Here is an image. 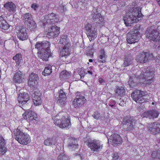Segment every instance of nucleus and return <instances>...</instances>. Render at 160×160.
<instances>
[{
	"label": "nucleus",
	"instance_id": "nucleus-1",
	"mask_svg": "<svg viewBox=\"0 0 160 160\" xmlns=\"http://www.w3.org/2000/svg\"><path fill=\"white\" fill-rule=\"evenodd\" d=\"M154 73L153 69L150 67L138 71L135 75L130 78L128 83L130 87L132 88L135 86L138 79H141L142 82L146 84V86L150 85L154 81Z\"/></svg>",
	"mask_w": 160,
	"mask_h": 160
},
{
	"label": "nucleus",
	"instance_id": "nucleus-2",
	"mask_svg": "<svg viewBox=\"0 0 160 160\" xmlns=\"http://www.w3.org/2000/svg\"><path fill=\"white\" fill-rule=\"evenodd\" d=\"M50 46L49 42L47 41L37 42L35 45V48H37L38 50V57L43 61H48V58L52 56L49 49Z\"/></svg>",
	"mask_w": 160,
	"mask_h": 160
},
{
	"label": "nucleus",
	"instance_id": "nucleus-3",
	"mask_svg": "<svg viewBox=\"0 0 160 160\" xmlns=\"http://www.w3.org/2000/svg\"><path fill=\"white\" fill-rule=\"evenodd\" d=\"M60 39V44H61L63 48L60 52L61 59L64 62L68 61L66 59L70 55V43L66 39V37L64 36Z\"/></svg>",
	"mask_w": 160,
	"mask_h": 160
},
{
	"label": "nucleus",
	"instance_id": "nucleus-4",
	"mask_svg": "<svg viewBox=\"0 0 160 160\" xmlns=\"http://www.w3.org/2000/svg\"><path fill=\"white\" fill-rule=\"evenodd\" d=\"M17 91L18 93V105L22 108L25 110L29 108L30 105L28 102L29 99V97L27 93L25 92H23L22 89L18 90L17 88Z\"/></svg>",
	"mask_w": 160,
	"mask_h": 160
},
{
	"label": "nucleus",
	"instance_id": "nucleus-5",
	"mask_svg": "<svg viewBox=\"0 0 160 160\" xmlns=\"http://www.w3.org/2000/svg\"><path fill=\"white\" fill-rule=\"evenodd\" d=\"M132 99L136 102L142 103L147 102L149 99V96L147 92L139 90H135L131 94Z\"/></svg>",
	"mask_w": 160,
	"mask_h": 160
},
{
	"label": "nucleus",
	"instance_id": "nucleus-6",
	"mask_svg": "<svg viewBox=\"0 0 160 160\" xmlns=\"http://www.w3.org/2000/svg\"><path fill=\"white\" fill-rule=\"evenodd\" d=\"M13 134L16 136V139L21 144L27 145L30 142L29 135L18 128L14 130Z\"/></svg>",
	"mask_w": 160,
	"mask_h": 160
},
{
	"label": "nucleus",
	"instance_id": "nucleus-7",
	"mask_svg": "<svg viewBox=\"0 0 160 160\" xmlns=\"http://www.w3.org/2000/svg\"><path fill=\"white\" fill-rule=\"evenodd\" d=\"M136 122L133 117L130 116L124 117L123 121L122 130L128 131L133 129L135 127Z\"/></svg>",
	"mask_w": 160,
	"mask_h": 160
},
{
	"label": "nucleus",
	"instance_id": "nucleus-8",
	"mask_svg": "<svg viewBox=\"0 0 160 160\" xmlns=\"http://www.w3.org/2000/svg\"><path fill=\"white\" fill-rule=\"evenodd\" d=\"M141 34L138 29H133L130 31L127 34V42L132 44L137 42L140 38Z\"/></svg>",
	"mask_w": 160,
	"mask_h": 160
},
{
	"label": "nucleus",
	"instance_id": "nucleus-9",
	"mask_svg": "<svg viewBox=\"0 0 160 160\" xmlns=\"http://www.w3.org/2000/svg\"><path fill=\"white\" fill-rule=\"evenodd\" d=\"M58 116L56 115L54 118V123L56 125L60 128H68L71 126V122L69 119L66 118L64 116L62 118V120L58 119L57 118Z\"/></svg>",
	"mask_w": 160,
	"mask_h": 160
},
{
	"label": "nucleus",
	"instance_id": "nucleus-10",
	"mask_svg": "<svg viewBox=\"0 0 160 160\" xmlns=\"http://www.w3.org/2000/svg\"><path fill=\"white\" fill-rule=\"evenodd\" d=\"M145 35L150 41L157 42L158 40L159 32L151 27L147 30Z\"/></svg>",
	"mask_w": 160,
	"mask_h": 160
},
{
	"label": "nucleus",
	"instance_id": "nucleus-11",
	"mask_svg": "<svg viewBox=\"0 0 160 160\" xmlns=\"http://www.w3.org/2000/svg\"><path fill=\"white\" fill-rule=\"evenodd\" d=\"M97 29L92 27L91 25L88 23L86 25L85 30L86 33L90 41L94 40L97 36Z\"/></svg>",
	"mask_w": 160,
	"mask_h": 160
},
{
	"label": "nucleus",
	"instance_id": "nucleus-12",
	"mask_svg": "<svg viewBox=\"0 0 160 160\" xmlns=\"http://www.w3.org/2000/svg\"><path fill=\"white\" fill-rule=\"evenodd\" d=\"M76 95L75 99L73 101V104L74 107L76 108L82 105L85 102L86 99L83 94L79 92H77Z\"/></svg>",
	"mask_w": 160,
	"mask_h": 160
},
{
	"label": "nucleus",
	"instance_id": "nucleus-13",
	"mask_svg": "<svg viewBox=\"0 0 160 160\" xmlns=\"http://www.w3.org/2000/svg\"><path fill=\"white\" fill-rule=\"evenodd\" d=\"M108 143L110 142L111 144L115 146H118L122 143V138L117 133L112 134L111 135L107 136Z\"/></svg>",
	"mask_w": 160,
	"mask_h": 160
},
{
	"label": "nucleus",
	"instance_id": "nucleus-14",
	"mask_svg": "<svg viewBox=\"0 0 160 160\" xmlns=\"http://www.w3.org/2000/svg\"><path fill=\"white\" fill-rule=\"evenodd\" d=\"M38 81L39 77L38 75L32 72L29 76L28 85L30 87L35 88L38 84Z\"/></svg>",
	"mask_w": 160,
	"mask_h": 160
},
{
	"label": "nucleus",
	"instance_id": "nucleus-15",
	"mask_svg": "<svg viewBox=\"0 0 160 160\" xmlns=\"http://www.w3.org/2000/svg\"><path fill=\"white\" fill-rule=\"evenodd\" d=\"M148 132L151 134H156L160 131V123L155 122L149 123L148 125Z\"/></svg>",
	"mask_w": 160,
	"mask_h": 160
},
{
	"label": "nucleus",
	"instance_id": "nucleus-16",
	"mask_svg": "<svg viewBox=\"0 0 160 160\" xmlns=\"http://www.w3.org/2000/svg\"><path fill=\"white\" fill-rule=\"evenodd\" d=\"M91 17H92V20L97 23L102 25L104 23L103 18L101 16L100 14L98 13L96 10H93L92 11Z\"/></svg>",
	"mask_w": 160,
	"mask_h": 160
},
{
	"label": "nucleus",
	"instance_id": "nucleus-17",
	"mask_svg": "<svg viewBox=\"0 0 160 160\" xmlns=\"http://www.w3.org/2000/svg\"><path fill=\"white\" fill-rule=\"evenodd\" d=\"M88 145L92 150L94 151H98L101 150L102 147V145L99 141L89 142Z\"/></svg>",
	"mask_w": 160,
	"mask_h": 160
},
{
	"label": "nucleus",
	"instance_id": "nucleus-18",
	"mask_svg": "<svg viewBox=\"0 0 160 160\" xmlns=\"http://www.w3.org/2000/svg\"><path fill=\"white\" fill-rule=\"evenodd\" d=\"M59 28L56 26H53L49 28L46 32V36L48 38H54L58 36L59 33Z\"/></svg>",
	"mask_w": 160,
	"mask_h": 160
},
{
	"label": "nucleus",
	"instance_id": "nucleus-19",
	"mask_svg": "<svg viewBox=\"0 0 160 160\" xmlns=\"http://www.w3.org/2000/svg\"><path fill=\"white\" fill-rule=\"evenodd\" d=\"M137 18L133 16L131 13H127L123 18L125 24L127 26H130L131 24L137 22Z\"/></svg>",
	"mask_w": 160,
	"mask_h": 160
},
{
	"label": "nucleus",
	"instance_id": "nucleus-20",
	"mask_svg": "<svg viewBox=\"0 0 160 160\" xmlns=\"http://www.w3.org/2000/svg\"><path fill=\"white\" fill-rule=\"evenodd\" d=\"M159 114V112L153 109L144 112L142 115V118H148L150 119H154L157 118Z\"/></svg>",
	"mask_w": 160,
	"mask_h": 160
},
{
	"label": "nucleus",
	"instance_id": "nucleus-21",
	"mask_svg": "<svg viewBox=\"0 0 160 160\" xmlns=\"http://www.w3.org/2000/svg\"><path fill=\"white\" fill-rule=\"evenodd\" d=\"M17 30V37L20 40H24L28 38V34L25 28L22 27Z\"/></svg>",
	"mask_w": 160,
	"mask_h": 160
},
{
	"label": "nucleus",
	"instance_id": "nucleus-22",
	"mask_svg": "<svg viewBox=\"0 0 160 160\" xmlns=\"http://www.w3.org/2000/svg\"><path fill=\"white\" fill-rule=\"evenodd\" d=\"M46 18L47 19V23L49 24H54L59 21L58 15L52 13L48 14Z\"/></svg>",
	"mask_w": 160,
	"mask_h": 160
},
{
	"label": "nucleus",
	"instance_id": "nucleus-23",
	"mask_svg": "<svg viewBox=\"0 0 160 160\" xmlns=\"http://www.w3.org/2000/svg\"><path fill=\"white\" fill-rule=\"evenodd\" d=\"M24 74L20 71L17 72L13 78V82L16 83H21L24 79Z\"/></svg>",
	"mask_w": 160,
	"mask_h": 160
},
{
	"label": "nucleus",
	"instance_id": "nucleus-24",
	"mask_svg": "<svg viewBox=\"0 0 160 160\" xmlns=\"http://www.w3.org/2000/svg\"><path fill=\"white\" fill-rule=\"evenodd\" d=\"M23 117L26 119L28 121L29 120L30 121H32L35 119L37 118L36 114L32 111H26L22 115Z\"/></svg>",
	"mask_w": 160,
	"mask_h": 160
},
{
	"label": "nucleus",
	"instance_id": "nucleus-25",
	"mask_svg": "<svg viewBox=\"0 0 160 160\" xmlns=\"http://www.w3.org/2000/svg\"><path fill=\"white\" fill-rule=\"evenodd\" d=\"M4 7L6 11L10 13H14L16 11V6L12 2H7L4 4Z\"/></svg>",
	"mask_w": 160,
	"mask_h": 160
},
{
	"label": "nucleus",
	"instance_id": "nucleus-26",
	"mask_svg": "<svg viewBox=\"0 0 160 160\" xmlns=\"http://www.w3.org/2000/svg\"><path fill=\"white\" fill-rule=\"evenodd\" d=\"M41 93L35 92L34 94L33 100L34 104L36 106H39L41 104L42 100L41 98Z\"/></svg>",
	"mask_w": 160,
	"mask_h": 160
},
{
	"label": "nucleus",
	"instance_id": "nucleus-27",
	"mask_svg": "<svg viewBox=\"0 0 160 160\" xmlns=\"http://www.w3.org/2000/svg\"><path fill=\"white\" fill-rule=\"evenodd\" d=\"M7 151L5 140L3 138H0V155H4Z\"/></svg>",
	"mask_w": 160,
	"mask_h": 160
},
{
	"label": "nucleus",
	"instance_id": "nucleus-28",
	"mask_svg": "<svg viewBox=\"0 0 160 160\" xmlns=\"http://www.w3.org/2000/svg\"><path fill=\"white\" fill-rule=\"evenodd\" d=\"M0 27L4 30H8L10 25L2 16H0Z\"/></svg>",
	"mask_w": 160,
	"mask_h": 160
},
{
	"label": "nucleus",
	"instance_id": "nucleus-29",
	"mask_svg": "<svg viewBox=\"0 0 160 160\" xmlns=\"http://www.w3.org/2000/svg\"><path fill=\"white\" fill-rule=\"evenodd\" d=\"M133 59L131 56H126L124 58V62L122 66L124 67L130 65L132 62Z\"/></svg>",
	"mask_w": 160,
	"mask_h": 160
},
{
	"label": "nucleus",
	"instance_id": "nucleus-30",
	"mask_svg": "<svg viewBox=\"0 0 160 160\" xmlns=\"http://www.w3.org/2000/svg\"><path fill=\"white\" fill-rule=\"evenodd\" d=\"M23 20L25 23L27 24L29 21L33 20L32 14L29 13H27L22 15Z\"/></svg>",
	"mask_w": 160,
	"mask_h": 160
},
{
	"label": "nucleus",
	"instance_id": "nucleus-31",
	"mask_svg": "<svg viewBox=\"0 0 160 160\" xmlns=\"http://www.w3.org/2000/svg\"><path fill=\"white\" fill-rule=\"evenodd\" d=\"M68 145L70 148L72 149L77 148L78 146L77 139L70 138L69 140Z\"/></svg>",
	"mask_w": 160,
	"mask_h": 160
},
{
	"label": "nucleus",
	"instance_id": "nucleus-32",
	"mask_svg": "<svg viewBox=\"0 0 160 160\" xmlns=\"http://www.w3.org/2000/svg\"><path fill=\"white\" fill-rule=\"evenodd\" d=\"M131 13L133 15V16L137 18L138 17V18H141L142 14L141 12V10L139 8H135L133 9V10Z\"/></svg>",
	"mask_w": 160,
	"mask_h": 160
},
{
	"label": "nucleus",
	"instance_id": "nucleus-33",
	"mask_svg": "<svg viewBox=\"0 0 160 160\" xmlns=\"http://www.w3.org/2000/svg\"><path fill=\"white\" fill-rule=\"evenodd\" d=\"M136 60L137 62L140 63L146 62L144 52L139 53L137 56Z\"/></svg>",
	"mask_w": 160,
	"mask_h": 160
},
{
	"label": "nucleus",
	"instance_id": "nucleus-34",
	"mask_svg": "<svg viewBox=\"0 0 160 160\" xmlns=\"http://www.w3.org/2000/svg\"><path fill=\"white\" fill-rule=\"evenodd\" d=\"M44 144L46 146H50L52 145H55L56 142L55 139L52 138H48L45 140L44 142Z\"/></svg>",
	"mask_w": 160,
	"mask_h": 160
},
{
	"label": "nucleus",
	"instance_id": "nucleus-35",
	"mask_svg": "<svg viewBox=\"0 0 160 160\" xmlns=\"http://www.w3.org/2000/svg\"><path fill=\"white\" fill-rule=\"evenodd\" d=\"M106 56L104 50H100L99 53V60L101 62L104 63L106 62Z\"/></svg>",
	"mask_w": 160,
	"mask_h": 160
},
{
	"label": "nucleus",
	"instance_id": "nucleus-36",
	"mask_svg": "<svg viewBox=\"0 0 160 160\" xmlns=\"http://www.w3.org/2000/svg\"><path fill=\"white\" fill-rule=\"evenodd\" d=\"M52 67L50 65H48L46 66L42 72V74L44 76H48L51 73L52 71Z\"/></svg>",
	"mask_w": 160,
	"mask_h": 160
},
{
	"label": "nucleus",
	"instance_id": "nucleus-37",
	"mask_svg": "<svg viewBox=\"0 0 160 160\" xmlns=\"http://www.w3.org/2000/svg\"><path fill=\"white\" fill-rule=\"evenodd\" d=\"M144 53L146 62H148L151 60L155 59V57L152 53L147 52H144Z\"/></svg>",
	"mask_w": 160,
	"mask_h": 160
},
{
	"label": "nucleus",
	"instance_id": "nucleus-38",
	"mask_svg": "<svg viewBox=\"0 0 160 160\" xmlns=\"http://www.w3.org/2000/svg\"><path fill=\"white\" fill-rule=\"evenodd\" d=\"M116 93L121 96H124L125 94V91L123 87H118L115 90Z\"/></svg>",
	"mask_w": 160,
	"mask_h": 160
},
{
	"label": "nucleus",
	"instance_id": "nucleus-39",
	"mask_svg": "<svg viewBox=\"0 0 160 160\" xmlns=\"http://www.w3.org/2000/svg\"><path fill=\"white\" fill-rule=\"evenodd\" d=\"M70 76V73L66 70L62 71L60 73V78L61 79H65Z\"/></svg>",
	"mask_w": 160,
	"mask_h": 160
},
{
	"label": "nucleus",
	"instance_id": "nucleus-40",
	"mask_svg": "<svg viewBox=\"0 0 160 160\" xmlns=\"http://www.w3.org/2000/svg\"><path fill=\"white\" fill-rule=\"evenodd\" d=\"M28 28L31 31H33L36 28V23L33 20L29 21L27 24Z\"/></svg>",
	"mask_w": 160,
	"mask_h": 160
},
{
	"label": "nucleus",
	"instance_id": "nucleus-41",
	"mask_svg": "<svg viewBox=\"0 0 160 160\" xmlns=\"http://www.w3.org/2000/svg\"><path fill=\"white\" fill-rule=\"evenodd\" d=\"M58 160H70L68 156L63 153L59 155L57 158Z\"/></svg>",
	"mask_w": 160,
	"mask_h": 160
},
{
	"label": "nucleus",
	"instance_id": "nucleus-42",
	"mask_svg": "<svg viewBox=\"0 0 160 160\" xmlns=\"http://www.w3.org/2000/svg\"><path fill=\"white\" fill-rule=\"evenodd\" d=\"M13 59L15 61L17 64L19 65L22 59V54L21 53L17 54L13 57Z\"/></svg>",
	"mask_w": 160,
	"mask_h": 160
},
{
	"label": "nucleus",
	"instance_id": "nucleus-43",
	"mask_svg": "<svg viewBox=\"0 0 160 160\" xmlns=\"http://www.w3.org/2000/svg\"><path fill=\"white\" fill-rule=\"evenodd\" d=\"M152 157L153 158H160V151H154L152 154Z\"/></svg>",
	"mask_w": 160,
	"mask_h": 160
},
{
	"label": "nucleus",
	"instance_id": "nucleus-44",
	"mask_svg": "<svg viewBox=\"0 0 160 160\" xmlns=\"http://www.w3.org/2000/svg\"><path fill=\"white\" fill-rule=\"evenodd\" d=\"M58 98L66 99V95L62 90L60 89L58 92Z\"/></svg>",
	"mask_w": 160,
	"mask_h": 160
},
{
	"label": "nucleus",
	"instance_id": "nucleus-45",
	"mask_svg": "<svg viewBox=\"0 0 160 160\" xmlns=\"http://www.w3.org/2000/svg\"><path fill=\"white\" fill-rule=\"evenodd\" d=\"M78 74L81 77V80L83 81L82 79V78L85 75V72L84 70L82 68H80L78 70Z\"/></svg>",
	"mask_w": 160,
	"mask_h": 160
},
{
	"label": "nucleus",
	"instance_id": "nucleus-46",
	"mask_svg": "<svg viewBox=\"0 0 160 160\" xmlns=\"http://www.w3.org/2000/svg\"><path fill=\"white\" fill-rule=\"evenodd\" d=\"M66 99L58 98V103L61 107H63L65 103Z\"/></svg>",
	"mask_w": 160,
	"mask_h": 160
},
{
	"label": "nucleus",
	"instance_id": "nucleus-47",
	"mask_svg": "<svg viewBox=\"0 0 160 160\" xmlns=\"http://www.w3.org/2000/svg\"><path fill=\"white\" fill-rule=\"evenodd\" d=\"M93 117L95 119L98 120L100 117V115L98 112H95L92 115Z\"/></svg>",
	"mask_w": 160,
	"mask_h": 160
},
{
	"label": "nucleus",
	"instance_id": "nucleus-48",
	"mask_svg": "<svg viewBox=\"0 0 160 160\" xmlns=\"http://www.w3.org/2000/svg\"><path fill=\"white\" fill-rule=\"evenodd\" d=\"M113 160H120V157L118 153L115 152L113 153Z\"/></svg>",
	"mask_w": 160,
	"mask_h": 160
},
{
	"label": "nucleus",
	"instance_id": "nucleus-49",
	"mask_svg": "<svg viewBox=\"0 0 160 160\" xmlns=\"http://www.w3.org/2000/svg\"><path fill=\"white\" fill-rule=\"evenodd\" d=\"M116 103V102L115 100H111L109 102L108 105L112 108L115 107V105Z\"/></svg>",
	"mask_w": 160,
	"mask_h": 160
},
{
	"label": "nucleus",
	"instance_id": "nucleus-50",
	"mask_svg": "<svg viewBox=\"0 0 160 160\" xmlns=\"http://www.w3.org/2000/svg\"><path fill=\"white\" fill-rule=\"evenodd\" d=\"M81 2H82L84 6H86L87 4L91 3L90 0H81Z\"/></svg>",
	"mask_w": 160,
	"mask_h": 160
},
{
	"label": "nucleus",
	"instance_id": "nucleus-51",
	"mask_svg": "<svg viewBox=\"0 0 160 160\" xmlns=\"http://www.w3.org/2000/svg\"><path fill=\"white\" fill-rule=\"evenodd\" d=\"M119 100L120 102L119 103V105L122 106H124L125 104V102L122 99H121V98Z\"/></svg>",
	"mask_w": 160,
	"mask_h": 160
},
{
	"label": "nucleus",
	"instance_id": "nucleus-52",
	"mask_svg": "<svg viewBox=\"0 0 160 160\" xmlns=\"http://www.w3.org/2000/svg\"><path fill=\"white\" fill-rule=\"evenodd\" d=\"M38 7V5L36 3H33L31 5V7L35 10H36Z\"/></svg>",
	"mask_w": 160,
	"mask_h": 160
},
{
	"label": "nucleus",
	"instance_id": "nucleus-53",
	"mask_svg": "<svg viewBox=\"0 0 160 160\" xmlns=\"http://www.w3.org/2000/svg\"><path fill=\"white\" fill-rule=\"evenodd\" d=\"M98 81L99 83L102 84L105 82L104 80L102 78H99L98 79Z\"/></svg>",
	"mask_w": 160,
	"mask_h": 160
},
{
	"label": "nucleus",
	"instance_id": "nucleus-54",
	"mask_svg": "<svg viewBox=\"0 0 160 160\" xmlns=\"http://www.w3.org/2000/svg\"><path fill=\"white\" fill-rule=\"evenodd\" d=\"M156 61L158 62H160V55L157 57V59Z\"/></svg>",
	"mask_w": 160,
	"mask_h": 160
},
{
	"label": "nucleus",
	"instance_id": "nucleus-55",
	"mask_svg": "<svg viewBox=\"0 0 160 160\" xmlns=\"http://www.w3.org/2000/svg\"><path fill=\"white\" fill-rule=\"evenodd\" d=\"M88 72L90 74H91L92 76V71L89 70L88 71Z\"/></svg>",
	"mask_w": 160,
	"mask_h": 160
},
{
	"label": "nucleus",
	"instance_id": "nucleus-56",
	"mask_svg": "<svg viewBox=\"0 0 160 160\" xmlns=\"http://www.w3.org/2000/svg\"><path fill=\"white\" fill-rule=\"evenodd\" d=\"M158 47L160 48V40L158 41Z\"/></svg>",
	"mask_w": 160,
	"mask_h": 160
},
{
	"label": "nucleus",
	"instance_id": "nucleus-57",
	"mask_svg": "<svg viewBox=\"0 0 160 160\" xmlns=\"http://www.w3.org/2000/svg\"><path fill=\"white\" fill-rule=\"evenodd\" d=\"M112 134H111V133L110 132H109L108 133V134L106 135L107 137V136L109 137V135H111Z\"/></svg>",
	"mask_w": 160,
	"mask_h": 160
},
{
	"label": "nucleus",
	"instance_id": "nucleus-58",
	"mask_svg": "<svg viewBox=\"0 0 160 160\" xmlns=\"http://www.w3.org/2000/svg\"><path fill=\"white\" fill-rule=\"evenodd\" d=\"M89 61L90 62H92V59H89Z\"/></svg>",
	"mask_w": 160,
	"mask_h": 160
},
{
	"label": "nucleus",
	"instance_id": "nucleus-59",
	"mask_svg": "<svg viewBox=\"0 0 160 160\" xmlns=\"http://www.w3.org/2000/svg\"><path fill=\"white\" fill-rule=\"evenodd\" d=\"M157 142H158L159 143H160V139L159 140V141L158 140Z\"/></svg>",
	"mask_w": 160,
	"mask_h": 160
},
{
	"label": "nucleus",
	"instance_id": "nucleus-60",
	"mask_svg": "<svg viewBox=\"0 0 160 160\" xmlns=\"http://www.w3.org/2000/svg\"><path fill=\"white\" fill-rule=\"evenodd\" d=\"M159 3V2H160V0H156ZM159 3H160V2H159Z\"/></svg>",
	"mask_w": 160,
	"mask_h": 160
},
{
	"label": "nucleus",
	"instance_id": "nucleus-61",
	"mask_svg": "<svg viewBox=\"0 0 160 160\" xmlns=\"http://www.w3.org/2000/svg\"><path fill=\"white\" fill-rule=\"evenodd\" d=\"M2 138V136H0V138Z\"/></svg>",
	"mask_w": 160,
	"mask_h": 160
}]
</instances>
